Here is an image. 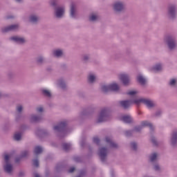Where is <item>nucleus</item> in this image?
<instances>
[{"label":"nucleus","instance_id":"nucleus-57","mask_svg":"<svg viewBox=\"0 0 177 177\" xmlns=\"http://www.w3.org/2000/svg\"><path fill=\"white\" fill-rule=\"evenodd\" d=\"M85 174H86V172H85V171H84V170H82L80 171V174L79 176L82 177V176H84L85 175Z\"/></svg>","mask_w":177,"mask_h":177},{"label":"nucleus","instance_id":"nucleus-28","mask_svg":"<svg viewBox=\"0 0 177 177\" xmlns=\"http://www.w3.org/2000/svg\"><path fill=\"white\" fill-rule=\"evenodd\" d=\"M136 80L140 84V85H146L147 80H146V78L143 77V75H138L136 77Z\"/></svg>","mask_w":177,"mask_h":177},{"label":"nucleus","instance_id":"nucleus-47","mask_svg":"<svg viewBox=\"0 0 177 177\" xmlns=\"http://www.w3.org/2000/svg\"><path fill=\"white\" fill-rule=\"evenodd\" d=\"M142 126H136L134 127L133 132H140V131H142Z\"/></svg>","mask_w":177,"mask_h":177},{"label":"nucleus","instance_id":"nucleus-26","mask_svg":"<svg viewBox=\"0 0 177 177\" xmlns=\"http://www.w3.org/2000/svg\"><path fill=\"white\" fill-rule=\"evenodd\" d=\"M158 160V153L156 152L151 153L149 156V162H151V164L156 163V162Z\"/></svg>","mask_w":177,"mask_h":177},{"label":"nucleus","instance_id":"nucleus-42","mask_svg":"<svg viewBox=\"0 0 177 177\" xmlns=\"http://www.w3.org/2000/svg\"><path fill=\"white\" fill-rule=\"evenodd\" d=\"M151 143H153V146H158V142H157V139H156V137H154V136H151Z\"/></svg>","mask_w":177,"mask_h":177},{"label":"nucleus","instance_id":"nucleus-45","mask_svg":"<svg viewBox=\"0 0 177 177\" xmlns=\"http://www.w3.org/2000/svg\"><path fill=\"white\" fill-rule=\"evenodd\" d=\"M9 160H10V156L9 155L6 154L4 156V162L5 164H10L9 162Z\"/></svg>","mask_w":177,"mask_h":177},{"label":"nucleus","instance_id":"nucleus-30","mask_svg":"<svg viewBox=\"0 0 177 177\" xmlns=\"http://www.w3.org/2000/svg\"><path fill=\"white\" fill-rule=\"evenodd\" d=\"M24 111V106L21 104H18L15 106V113H23Z\"/></svg>","mask_w":177,"mask_h":177},{"label":"nucleus","instance_id":"nucleus-64","mask_svg":"<svg viewBox=\"0 0 177 177\" xmlns=\"http://www.w3.org/2000/svg\"><path fill=\"white\" fill-rule=\"evenodd\" d=\"M1 96H2V94L0 93V97H1Z\"/></svg>","mask_w":177,"mask_h":177},{"label":"nucleus","instance_id":"nucleus-48","mask_svg":"<svg viewBox=\"0 0 177 177\" xmlns=\"http://www.w3.org/2000/svg\"><path fill=\"white\" fill-rule=\"evenodd\" d=\"M93 143H96V145H97V146H99V145H100V140L99 139V138L95 137V138H93Z\"/></svg>","mask_w":177,"mask_h":177},{"label":"nucleus","instance_id":"nucleus-60","mask_svg":"<svg viewBox=\"0 0 177 177\" xmlns=\"http://www.w3.org/2000/svg\"><path fill=\"white\" fill-rule=\"evenodd\" d=\"M15 2H17V3H21L23 2V0H15Z\"/></svg>","mask_w":177,"mask_h":177},{"label":"nucleus","instance_id":"nucleus-10","mask_svg":"<svg viewBox=\"0 0 177 177\" xmlns=\"http://www.w3.org/2000/svg\"><path fill=\"white\" fill-rule=\"evenodd\" d=\"M10 41H12V42H15V44H18V45H24L25 44H27L26 37L17 35L10 37Z\"/></svg>","mask_w":177,"mask_h":177},{"label":"nucleus","instance_id":"nucleus-5","mask_svg":"<svg viewBox=\"0 0 177 177\" xmlns=\"http://www.w3.org/2000/svg\"><path fill=\"white\" fill-rule=\"evenodd\" d=\"M110 108H104L101 110L97 118V122H104L109 120L110 117Z\"/></svg>","mask_w":177,"mask_h":177},{"label":"nucleus","instance_id":"nucleus-49","mask_svg":"<svg viewBox=\"0 0 177 177\" xmlns=\"http://www.w3.org/2000/svg\"><path fill=\"white\" fill-rule=\"evenodd\" d=\"M7 77H8V78H13L15 77V73L12 71H8L7 73Z\"/></svg>","mask_w":177,"mask_h":177},{"label":"nucleus","instance_id":"nucleus-7","mask_svg":"<svg viewBox=\"0 0 177 177\" xmlns=\"http://www.w3.org/2000/svg\"><path fill=\"white\" fill-rule=\"evenodd\" d=\"M67 127V122L62 121L59 122L57 125L53 127V130L55 132H59L58 136L62 138V135H64L66 132V127Z\"/></svg>","mask_w":177,"mask_h":177},{"label":"nucleus","instance_id":"nucleus-1","mask_svg":"<svg viewBox=\"0 0 177 177\" xmlns=\"http://www.w3.org/2000/svg\"><path fill=\"white\" fill-rule=\"evenodd\" d=\"M112 9L113 13L117 16L124 13L127 9V3L125 1L121 0H116L112 4Z\"/></svg>","mask_w":177,"mask_h":177},{"label":"nucleus","instance_id":"nucleus-43","mask_svg":"<svg viewBox=\"0 0 177 177\" xmlns=\"http://www.w3.org/2000/svg\"><path fill=\"white\" fill-rule=\"evenodd\" d=\"M169 86H176V79H171L169 82Z\"/></svg>","mask_w":177,"mask_h":177},{"label":"nucleus","instance_id":"nucleus-51","mask_svg":"<svg viewBox=\"0 0 177 177\" xmlns=\"http://www.w3.org/2000/svg\"><path fill=\"white\" fill-rule=\"evenodd\" d=\"M36 111L37 113H44V108L41 106L37 107Z\"/></svg>","mask_w":177,"mask_h":177},{"label":"nucleus","instance_id":"nucleus-29","mask_svg":"<svg viewBox=\"0 0 177 177\" xmlns=\"http://www.w3.org/2000/svg\"><path fill=\"white\" fill-rule=\"evenodd\" d=\"M141 127H149L150 129L151 132H153L154 131V128L153 127V124L149 122V121L145 120L141 122Z\"/></svg>","mask_w":177,"mask_h":177},{"label":"nucleus","instance_id":"nucleus-16","mask_svg":"<svg viewBox=\"0 0 177 177\" xmlns=\"http://www.w3.org/2000/svg\"><path fill=\"white\" fill-rule=\"evenodd\" d=\"M97 80V76H96V75L94 73H89L87 75V82L90 85H93V84L96 82Z\"/></svg>","mask_w":177,"mask_h":177},{"label":"nucleus","instance_id":"nucleus-14","mask_svg":"<svg viewBox=\"0 0 177 177\" xmlns=\"http://www.w3.org/2000/svg\"><path fill=\"white\" fill-rule=\"evenodd\" d=\"M53 56L57 59H60L64 56V50L62 48H57L53 50Z\"/></svg>","mask_w":177,"mask_h":177},{"label":"nucleus","instance_id":"nucleus-58","mask_svg":"<svg viewBox=\"0 0 177 177\" xmlns=\"http://www.w3.org/2000/svg\"><path fill=\"white\" fill-rule=\"evenodd\" d=\"M21 156H20V157H17L15 158V162H20V160H21Z\"/></svg>","mask_w":177,"mask_h":177},{"label":"nucleus","instance_id":"nucleus-41","mask_svg":"<svg viewBox=\"0 0 177 177\" xmlns=\"http://www.w3.org/2000/svg\"><path fill=\"white\" fill-rule=\"evenodd\" d=\"M29 153L30 152L28 150L22 151L20 155L21 158H25V157H27V156H28Z\"/></svg>","mask_w":177,"mask_h":177},{"label":"nucleus","instance_id":"nucleus-2","mask_svg":"<svg viewBox=\"0 0 177 177\" xmlns=\"http://www.w3.org/2000/svg\"><path fill=\"white\" fill-rule=\"evenodd\" d=\"M166 17L169 20H176L177 17V3H170L168 4L166 10Z\"/></svg>","mask_w":177,"mask_h":177},{"label":"nucleus","instance_id":"nucleus-32","mask_svg":"<svg viewBox=\"0 0 177 177\" xmlns=\"http://www.w3.org/2000/svg\"><path fill=\"white\" fill-rule=\"evenodd\" d=\"M43 151L42 147L41 146H36L34 149V154L35 156H39Z\"/></svg>","mask_w":177,"mask_h":177},{"label":"nucleus","instance_id":"nucleus-39","mask_svg":"<svg viewBox=\"0 0 177 177\" xmlns=\"http://www.w3.org/2000/svg\"><path fill=\"white\" fill-rule=\"evenodd\" d=\"M131 148L133 151H138V144L136 142H131Z\"/></svg>","mask_w":177,"mask_h":177},{"label":"nucleus","instance_id":"nucleus-27","mask_svg":"<svg viewBox=\"0 0 177 177\" xmlns=\"http://www.w3.org/2000/svg\"><path fill=\"white\" fill-rule=\"evenodd\" d=\"M121 120L123 122H125V124H131L133 122V120L129 115H124L121 118Z\"/></svg>","mask_w":177,"mask_h":177},{"label":"nucleus","instance_id":"nucleus-53","mask_svg":"<svg viewBox=\"0 0 177 177\" xmlns=\"http://www.w3.org/2000/svg\"><path fill=\"white\" fill-rule=\"evenodd\" d=\"M137 92L135 91H131L127 93V95H129L130 96H133L134 95H136Z\"/></svg>","mask_w":177,"mask_h":177},{"label":"nucleus","instance_id":"nucleus-34","mask_svg":"<svg viewBox=\"0 0 177 177\" xmlns=\"http://www.w3.org/2000/svg\"><path fill=\"white\" fill-rule=\"evenodd\" d=\"M41 91L43 96H45L46 97H52V93H50L49 90L42 88Z\"/></svg>","mask_w":177,"mask_h":177},{"label":"nucleus","instance_id":"nucleus-59","mask_svg":"<svg viewBox=\"0 0 177 177\" xmlns=\"http://www.w3.org/2000/svg\"><path fill=\"white\" fill-rule=\"evenodd\" d=\"M21 128L22 129H27V126H26V125H22V126L21 127Z\"/></svg>","mask_w":177,"mask_h":177},{"label":"nucleus","instance_id":"nucleus-15","mask_svg":"<svg viewBox=\"0 0 177 177\" xmlns=\"http://www.w3.org/2000/svg\"><path fill=\"white\" fill-rule=\"evenodd\" d=\"M37 66H44L46 64V58L42 55H38L35 59Z\"/></svg>","mask_w":177,"mask_h":177},{"label":"nucleus","instance_id":"nucleus-3","mask_svg":"<svg viewBox=\"0 0 177 177\" xmlns=\"http://www.w3.org/2000/svg\"><path fill=\"white\" fill-rule=\"evenodd\" d=\"M164 41L170 52H174V50H176L177 40L175 36L172 35H167L164 38Z\"/></svg>","mask_w":177,"mask_h":177},{"label":"nucleus","instance_id":"nucleus-63","mask_svg":"<svg viewBox=\"0 0 177 177\" xmlns=\"http://www.w3.org/2000/svg\"><path fill=\"white\" fill-rule=\"evenodd\" d=\"M12 17H8L7 19H12Z\"/></svg>","mask_w":177,"mask_h":177},{"label":"nucleus","instance_id":"nucleus-50","mask_svg":"<svg viewBox=\"0 0 177 177\" xmlns=\"http://www.w3.org/2000/svg\"><path fill=\"white\" fill-rule=\"evenodd\" d=\"M24 176H26V171L23 170L19 171L18 174V177H24Z\"/></svg>","mask_w":177,"mask_h":177},{"label":"nucleus","instance_id":"nucleus-20","mask_svg":"<svg viewBox=\"0 0 177 177\" xmlns=\"http://www.w3.org/2000/svg\"><path fill=\"white\" fill-rule=\"evenodd\" d=\"M150 71L153 73H158V71H161L162 70V65L161 64H156L154 66H151L149 68Z\"/></svg>","mask_w":177,"mask_h":177},{"label":"nucleus","instance_id":"nucleus-55","mask_svg":"<svg viewBox=\"0 0 177 177\" xmlns=\"http://www.w3.org/2000/svg\"><path fill=\"white\" fill-rule=\"evenodd\" d=\"M161 111H156L155 113L156 117H160L161 115Z\"/></svg>","mask_w":177,"mask_h":177},{"label":"nucleus","instance_id":"nucleus-12","mask_svg":"<svg viewBox=\"0 0 177 177\" xmlns=\"http://www.w3.org/2000/svg\"><path fill=\"white\" fill-rule=\"evenodd\" d=\"M69 16L71 19H77V16H78V9L77 5L74 3H72L70 6Z\"/></svg>","mask_w":177,"mask_h":177},{"label":"nucleus","instance_id":"nucleus-24","mask_svg":"<svg viewBox=\"0 0 177 177\" xmlns=\"http://www.w3.org/2000/svg\"><path fill=\"white\" fill-rule=\"evenodd\" d=\"M105 140L106 143H109L110 147H113V149H118V145L117 143L113 142V140L110 137H106Z\"/></svg>","mask_w":177,"mask_h":177},{"label":"nucleus","instance_id":"nucleus-17","mask_svg":"<svg viewBox=\"0 0 177 177\" xmlns=\"http://www.w3.org/2000/svg\"><path fill=\"white\" fill-rule=\"evenodd\" d=\"M132 102V100H122L119 102V104H120V106L122 107L124 110H127L131 107Z\"/></svg>","mask_w":177,"mask_h":177},{"label":"nucleus","instance_id":"nucleus-23","mask_svg":"<svg viewBox=\"0 0 177 177\" xmlns=\"http://www.w3.org/2000/svg\"><path fill=\"white\" fill-rule=\"evenodd\" d=\"M57 85L63 91H66V89H67V84H66V81H64V79L63 78H60L57 80Z\"/></svg>","mask_w":177,"mask_h":177},{"label":"nucleus","instance_id":"nucleus-35","mask_svg":"<svg viewBox=\"0 0 177 177\" xmlns=\"http://www.w3.org/2000/svg\"><path fill=\"white\" fill-rule=\"evenodd\" d=\"M15 118L16 122H19L21 120H24V116H23V113H15Z\"/></svg>","mask_w":177,"mask_h":177},{"label":"nucleus","instance_id":"nucleus-54","mask_svg":"<svg viewBox=\"0 0 177 177\" xmlns=\"http://www.w3.org/2000/svg\"><path fill=\"white\" fill-rule=\"evenodd\" d=\"M74 161H75L76 162H80V161H81V158L78 156H75L73 158Z\"/></svg>","mask_w":177,"mask_h":177},{"label":"nucleus","instance_id":"nucleus-22","mask_svg":"<svg viewBox=\"0 0 177 177\" xmlns=\"http://www.w3.org/2000/svg\"><path fill=\"white\" fill-rule=\"evenodd\" d=\"M88 20L91 23H96L99 20V15L97 13L92 12L89 15Z\"/></svg>","mask_w":177,"mask_h":177},{"label":"nucleus","instance_id":"nucleus-56","mask_svg":"<svg viewBox=\"0 0 177 177\" xmlns=\"http://www.w3.org/2000/svg\"><path fill=\"white\" fill-rule=\"evenodd\" d=\"M75 171V167H71L68 170L69 174H73V172Z\"/></svg>","mask_w":177,"mask_h":177},{"label":"nucleus","instance_id":"nucleus-52","mask_svg":"<svg viewBox=\"0 0 177 177\" xmlns=\"http://www.w3.org/2000/svg\"><path fill=\"white\" fill-rule=\"evenodd\" d=\"M80 146H81V147H84V146H85V138H83L82 139V141L80 142Z\"/></svg>","mask_w":177,"mask_h":177},{"label":"nucleus","instance_id":"nucleus-19","mask_svg":"<svg viewBox=\"0 0 177 177\" xmlns=\"http://www.w3.org/2000/svg\"><path fill=\"white\" fill-rule=\"evenodd\" d=\"M120 80L122 81L123 85H129V75L128 74H121L120 75Z\"/></svg>","mask_w":177,"mask_h":177},{"label":"nucleus","instance_id":"nucleus-11","mask_svg":"<svg viewBox=\"0 0 177 177\" xmlns=\"http://www.w3.org/2000/svg\"><path fill=\"white\" fill-rule=\"evenodd\" d=\"M170 145L171 147H177V129H173L170 134Z\"/></svg>","mask_w":177,"mask_h":177},{"label":"nucleus","instance_id":"nucleus-4","mask_svg":"<svg viewBox=\"0 0 177 177\" xmlns=\"http://www.w3.org/2000/svg\"><path fill=\"white\" fill-rule=\"evenodd\" d=\"M51 6L55 9L54 16L55 19H63L64 16V8L63 7H57V3L56 0H51L50 2Z\"/></svg>","mask_w":177,"mask_h":177},{"label":"nucleus","instance_id":"nucleus-18","mask_svg":"<svg viewBox=\"0 0 177 177\" xmlns=\"http://www.w3.org/2000/svg\"><path fill=\"white\" fill-rule=\"evenodd\" d=\"M81 62L83 63V64H88V63H91V54H82L81 57Z\"/></svg>","mask_w":177,"mask_h":177},{"label":"nucleus","instance_id":"nucleus-62","mask_svg":"<svg viewBox=\"0 0 177 177\" xmlns=\"http://www.w3.org/2000/svg\"><path fill=\"white\" fill-rule=\"evenodd\" d=\"M57 171H59V166H57Z\"/></svg>","mask_w":177,"mask_h":177},{"label":"nucleus","instance_id":"nucleus-36","mask_svg":"<svg viewBox=\"0 0 177 177\" xmlns=\"http://www.w3.org/2000/svg\"><path fill=\"white\" fill-rule=\"evenodd\" d=\"M62 149L64 151H70L71 150V144L70 143H62Z\"/></svg>","mask_w":177,"mask_h":177},{"label":"nucleus","instance_id":"nucleus-25","mask_svg":"<svg viewBox=\"0 0 177 177\" xmlns=\"http://www.w3.org/2000/svg\"><path fill=\"white\" fill-rule=\"evenodd\" d=\"M144 104H145V106H147V107H148V109H151L153 107L156 106V104L154 103V102H153L151 100L149 99H145L144 98Z\"/></svg>","mask_w":177,"mask_h":177},{"label":"nucleus","instance_id":"nucleus-38","mask_svg":"<svg viewBox=\"0 0 177 177\" xmlns=\"http://www.w3.org/2000/svg\"><path fill=\"white\" fill-rule=\"evenodd\" d=\"M14 140H17V142L21 140V133L20 132L15 133V134L14 135Z\"/></svg>","mask_w":177,"mask_h":177},{"label":"nucleus","instance_id":"nucleus-13","mask_svg":"<svg viewBox=\"0 0 177 177\" xmlns=\"http://www.w3.org/2000/svg\"><path fill=\"white\" fill-rule=\"evenodd\" d=\"M3 168L5 174H7L10 176L13 175V165L11 163H4Z\"/></svg>","mask_w":177,"mask_h":177},{"label":"nucleus","instance_id":"nucleus-9","mask_svg":"<svg viewBox=\"0 0 177 177\" xmlns=\"http://www.w3.org/2000/svg\"><path fill=\"white\" fill-rule=\"evenodd\" d=\"M109 151H107V148L101 147L99 149L98 156L102 161V162H106L107 161V154Z\"/></svg>","mask_w":177,"mask_h":177},{"label":"nucleus","instance_id":"nucleus-21","mask_svg":"<svg viewBox=\"0 0 177 177\" xmlns=\"http://www.w3.org/2000/svg\"><path fill=\"white\" fill-rule=\"evenodd\" d=\"M44 118H42V115H30V122H40V121H42Z\"/></svg>","mask_w":177,"mask_h":177},{"label":"nucleus","instance_id":"nucleus-6","mask_svg":"<svg viewBox=\"0 0 177 177\" xmlns=\"http://www.w3.org/2000/svg\"><path fill=\"white\" fill-rule=\"evenodd\" d=\"M20 30V24H12L7 26L1 28V31L3 34H6V32H17Z\"/></svg>","mask_w":177,"mask_h":177},{"label":"nucleus","instance_id":"nucleus-8","mask_svg":"<svg viewBox=\"0 0 177 177\" xmlns=\"http://www.w3.org/2000/svg\"><path fill=\"white\" fill-rule=\"evenodd\" d=\"M41 21V17L37 14H30L28 17V22L32 26H38Z\"/></svg>","mask_w":177,"mask_h":177},{"label":"nucleus","instance_id":"nucleus-40","mask_svg":"<svg viewBox=\"0 0 177 177\" xmlns=\"http://www.w3.org/2000/svg\"><path fill=\"white\" fill-rule=\"evenodd\" d=\"M144 101H145V98L134 100H132V104H133V103L135 104H140V103H144Z\"/></svg>","mask_w":177,"mask_h":177},{"label":"nucleus","instance_id":"nucleus-33","mask_svg":"<svg viewBox=\"0 0 177 177\" xmlns=\"http://www.w3.org/2000/svg\"><path fill=\"white\" fill-rule=\"evenodd\" d=\"M153 167L152 169L156 172H161V166L158 162L152 163Z\"/></svg>","mask_w":177,"mask_h":177},{"label":"nucleus","instance_id":"nucleus-44","mask_svg":"<svg viewBox=\"0 0 177 177\" xmlns=\"http://www.w3.org/2000/svg\"><path fill=\"white\" fill-rule=\"evenodd\" d=\"M133 134V130H129V131H126L124 132V135L127 138H129L130 136H132Z\"/></svg>","mask_w":177,"mask_h":177},{"label":"nucleus","instance_id":"nucleus-37","mask_svg":"<svg viewBox=\"0 0 177 177\" xmlns=\"http://www.w3.org/2000/svg\"><path fill=\"white\" fill-rule=\"evenodd\" d=\"M101 91L103 93H107V92H110V85L103 84L101 86Z\"/></svg>","mask_w":177,"mask_h":177},{"label":"nucleus","instance_id":"nucleus-46","mask_svg":"<svg viewBox=\"0 0 177 177\" xmlns=\"http://www.w3.org/2000/svg\"><path fill=\"white\" fill-rule=\"evenodd\" d=\"M33 165L38 168L39 167V160H38V158L32 160Z\"/></svg>","mask_w":177,"mask_h":177},{"label":"nucleus","instance_id":"nucleus-31","mask_svg":"<svg viewBox=\"0 0 177 177\" xmlns=\"http://www.w3.org/2000/svg\"><path fill=\"white\" fill-rule=\"evenodd\" d=\"M109 89L113 92H117L120 90V86L117 83L111 84H109Z\"/></svg>","mask_w":177,"mask_h":177},{"label":"nucleus","instance_id":"nucleus-61","mask_svg":"<svg viewBox=\"0 0 177 177\" xmlns=\"http://www.w3.org/2000/svg\"><path fill=\"white\" fill-rule=\"evenodd\" d=\"M35 177H41V176H39V174H38L36 173V174H35Z\"/></svg>","mask_w":177,"mask_h":177}]
</instances>
